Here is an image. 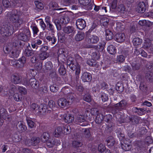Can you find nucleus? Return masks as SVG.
Masks as SVG:
<instances>
[{"label": "nucleus", "instance_id": "72a5a7b5", "mask_svg": "<svg viewBox=\"0 0 153 153\" xmlns=\"http://www.w3.org/2000/svg\"><path fill=\"white\" fill-rule=\"evenodd\" d=\"M107 49L108 53L111 54H114L116 52V50L115 47L112 45H110L108 46Z\"/></svg>", "mask_w": 153, "mask_h": 153}, {"label": "nucleus", "instance_id": "393cba45", "mask_svg": "<svg viewBox=\"0 0 153 153\" xmlns=\"http://www.w3.org/2000/svg\"><path fill=\"white\" fill-rule=\"evenodd\" d=\"M65 65H66V63H63L62 64H60L59 65L60 67L59 69V74L62 75H64L66 72L65 68ZM67 67L68 66L67 65Z\"/></svg>", "mask_w": 153, "mask_h": 153}, {"label": "nucleus", "instance_id": "bf43d9fd", "mask_svg": "<svg viewBox=\"0 0 153 153\" xmlns=\"http://www.w3.org/2000/svg\"><path fill=\"white\" fill-rule=\"evenodd\" d=\"M52 66V63L51 62H47L45 65V69L48 70H50L51 69Z\"/></svg>", "mask_w": 153, "mask_h": 153}, {"label": "nucleus", "instance_id": "13d9d810", "mask_svg": "<svg viewBox=\"0 0 153 153\" xmlns=\"http://www.w3.org/2000/svg\"><path fill=\"white\" fill-rule=\"evenodd\" d=\"M50 88V91L53 93L56 92L59 89L58 87L55 85L51 86Z\"/></svg>", "mask_w": 153, "mask_h": 153}, {"label": "nucleus", "instance_id": "6e6552de", "mask_svg": "<svg viewBox=\"0 0 153 153\" xmlns=\"http://www.w3.org/2000/svg\"><path fill=\"white\" fill-rule=\"evenodd\" d=\"M76 121L77 124L81 126H85L88 125V122L86 120L85 116L83 115L78 116L76 119Z\"/></svg>", "mask_w": 153, "mask_h": 153}, {"label": "nucleus", "instance_id": "aec40b11", "mask_svg": "<svg viewBox=\"0 0 153 153\" xmlns=\"http://www.w3.org/2000/svg\"><path fill=\"white\" fill-rule=\"evenodd\" d=\"M74 120V116L71 114H65L63 118V120L65 123H72Z\"/></svg>", "mask_w": 153, "mask_h": 153}, {"label": "nucleus", "instance_id": "680f3d73", "mask_svg": "<svg viewBox=\"0 0 153 153\" xmlns=\"http://www.w3.org/2000/svg\"><path fill=\"white\" fill-rule=\"evenodd\" d=\"M102 100L103 102H105L107 101L108 99V94L104 93H102L101 95Z\"/></svg>", "mask_w": 153, "mask_h": 153}, {"label": "nucleus", "instance_id": "423d86ee", "mask_svg": "<svg viewBox=\"0 0 153 153\" xmlns=\"http://www.w3.org/2000/svg\"><path fill=\"white\" fill-rule=\"evenodd\" d=\"M90 35L89 34H86L85 42L89 44H96L99 41V37L95 36L93 35L90 36Z\"/></svg>", "mask_w": 153, "mask_h": 153}, {"label": "nucleus", "instance_id": "f704fd0d", "mask_svg": "<svg viewBox=\"0 0 153 153\" xmlns=\"http://www.w3.org/2000/svg\"><path fill=\"white\" fill-rule=\"evenodd\" d=\"M49 136L48 133L46 132L44 133L41 137L42 141L44 143L46 142L48 140Z\"/></svg>", "mask_w": 153, "mask_h": 153}, {"label": "nucleus", "instance_id": "58836bf2", "mask_svg": "<svg viewBox=\"0 0 153 153\" xmlns=\"http://www.w3.org/2000/svg\"><path fill=\"white\" fill-rule=\"evenodd\" d=\"M142 42V39L138 37L134 38L132 41L133 45L135 46L140 45L141 44Z\"/></svg>", "mask_w": 153, "mask_h": 153}, {"label": "nucleus", "instance_id": "a19ab883", "mask_svg": "<svg viewBox=\"0 0 153 153\" xmlns=\"http://www.w3.org/2000/svg\"><path fill=\"white\" fill-rule=\"evenodd\" d=\"M109 22V19L106 17H103L101 19L100 22L104 26H107Z\"/></svg>", "mask_w": 153, "mask_h": 153}, {"label": "nucleus", "instance_id": "4c0bfd02", "mask_svg": "<svg viewBox=\"0 0 153 153\" xmlns=\"http://www.w3.org/2000/svg\"><path fill=\"white\" fill-rule=\"evenodd\" d=\"M121 147L123 150L126 151H128L131 149V146L130 144L126 143L124 142V143L122 144Z\"/></svg>", "mask_w": 153, "mask_h": 153}, {"label": "nucleus", "instance_id": "79ce46f5", "mask_svg": "<svg viewBox=\"0 0 153 153\" xmlns=\"http://www.w3.org/2000/svg\"><path fill=\"white\" fill-rule=\"evenodd\" d=\"M127 56L126 54L123 55H120L118 56L117 57V61L118 62L120 63L123 62L124 61L126 57Z\"/></svg>", "mask_w": 153, "mask_h": 153}, {"label": "nucleus", "instance_id": "603ef678", "mask_svg": "<svg viewBox=\"0 0 153 153\" xmlns=\"http://www.w3.org/2000/svg\"><path fill=\"white\" fill-rule=\"evenodd\" d=\"M48 57L46 52H42L39 55V58L42 60H44Z\"/></svg>", "mask_w": 153, "mask_h": 153}, {"label": "nucleus", "instance_id": "a211bd4d", "mask_svg": "<svg viewBox=\"0 0 153 153\" xmlns=\"http://www.w3.org/2000/svg\"><path fill=\"white\" fill-rule=\"evenodd\" d=\"M58 105L62 108H64L69 105L67 100L64 98L59 99L58 101Z\"/></svg>", "mask_w": 153, "mask_h": 153}, {"label": "nucleus", "instance_id": "c03bdc74", "mask_svg": "<svg viewBox=\"0 0 153 153\" xmlns=\"http://www.w3.org/2000/svg\"><path fill=\"white\" fill-rule=\"evenodd\" d=\"M116 10L121 13H123L125 11V8L123 4H121L117 8Z\"/></svg>", "mask_w": 153, "mask_h": 153}, {"label": "nucleus", "instance_id": "1a4fd4ad", "mask_svg": "<svg viewBox=\"0 0 153 153\" xmlns=\"http://www.w3.org/2000/svg\"><path fill=\"white\" fill-rule=\"evenodd\" d=\"M58 60H60L63 63H65L64 61L66 59L67 56V53L64 48L59 49L58 51Z\"/></svg>", "mask_w": 153, "mask_h": 153}, {"label": "nucleus", "instance_id": "de8ad7c7", "mask_svg": "<svg viewBox=\"0 0 153 153\" xmlns=\"http://www.w3.org/2000/svg\"><path fill=\"white\" fill-rule=\"evenodd\" d=\"M100 53L98 52H94L92 53V57L95 60H98L100 57Z\"/></svg>", "mask_w": 153, "mask_h": 153}, {"label": "nucleus", "instance_id": "cd10ccee", "mask_svg": "<svg viewBox=\"0 0 153 153\" xmlns=\"http://www.w3.org/2000/svg\"><path fill=\"white\" fill-rule=\"evenodd\" d=\"M74 29V28L72 26H68L64 27L63 30L65 33L69 34L73 32Z\"/></svg>", "mask_w": 153, "mask_h": 153}, {"label": "nucleus", "instance_id": "f03ea898", "mask_svg": "<svg viewBox=\"0 0 153 153\" xmlns=\"http://www.w3.org/2000/svg\"><path fill=\"white\" fill-rule=\"evenodd\" d=\"M6 15L13 23H15V25L18 26L22 22L19 18L20 15L19 12L13 11L11 12H7Z\"/></svg>", "mask_w": 153, "mask_h": 153}, {"label": "nucleus", "instance_id": "09e8293b", "mask_svg": "<svg viewBox=\"0 0 153 153\" xmlns=\"http://www.w3.org/2000/svg\"><path fill=\"white\" fill-rule=\"evenodd\" d=\"M20 52L19 50L14 51L10 54V56L12 58H16L18 56Z\"/></svg>", "mask_w": 153, "mask_h": 153}, {"label": "nucleus", "instance_id": "a18cd8bd", "mask_svg": "<svg viewBox=\"0 0 153 153\" xmlns=\"http://www.w3.org/2000/svg\"><path fill=\"white\" fill-rule=\"evenodd\" d=\"M18 127L19 130L21 131H23L25 130L26 128L23 122H18Z\"/></svg>", "mask_w": 153, "mask_h": 153}, {"label": "nucleus", "instance_id": "3c124183", "mask_svg": "<svg viewBox=\"0 0 153 153\" xmlns=\"http://www.w3.org/2000/svg\"><path fill=\"white\" fill-rule=\"evenodd\" d=\"M34 3L37 8L40 10H42L43 9L44 6L42 3L41 2L35 1Z\"/></svg>", "mask_w": 153, "mask_h": 153}, {"label": "nucleus", "instance_id": "e433bc0d", "mask_svg": "<svg viewBox=\"0 0 153 153\" xmlns=\"http://www.w3.org/2000/svg\"><path fill=\"white\" fill-rule=\"evenodd\" d=\"M58 39L61 42H63L65 40V36L64 33L60 32L57 34Z\"/></svg>", "mask_w": 153, "mask_h": 153}, {"label": "nucleus", "instance_id": "774afa93", "mask_svg": "<svg viewBox=\"0 0 153 153\" xmlns=\"http://www.w3.org/2000/svg\"><path fill=\"white\" fill-rule=\"evenodd\" d=\"M82 144L79 142L74 141L73 142L72 146L75 147H77L81 146Z\"/></svg>", "mask_w": 153, "mask_h": 153}, {"label": "nucleus", "instance_id": "e2e57ef3", "mask_svg": "<svg viewBox=\"0 0 153 153\" xmlns=\"http://www.w3.org/2000/svg\"><path fill=\"white\" fill-rule=\"evenodd\" d=\"M112 118V116L111 115L108 114L104 117V119H105V120L106 122L109 123L111 122Z\"/></svg>", "mask_w": 153, "mask_h": 153}, {"label": "nucleus", "instance_id": "f3484780", "mask_svg": "<svg viewBox=\"0 0 153 153\" xmlns=\"http://www.w3.org/2000/svg\"><path fill=\"white\" fill-rule=\"evenodd\" d=\"M82 79L84 82H90L92 79L91 74L88 72L83 73L82 76Z\"/></svg>", "mask_w": 153, "mask_h": 153}, {"label": "nucleus", "instance_id": "c85d7f7f", "mask_svg": "<svg viewBox=\"0 0 153 153\" xmlns=\"http://www.w3.org/2000/svg\"><path fill=\"white\" fill-rule=\"evenodd\" d=\"M62 132L65 134H70L71 132V127L69 125H65L62 128Z\"/></svg>", "mask_w": 153, "mask_h": 153}, {"label": "nucleus", "instance_id": "2f4dec72", "mask_svg": "<svg viewBox=\"0 0 153 153\" xmlns=\"http://www.w3.org/2000/svg\"><path fill=\"white\" fill-rule=\"evenodd\" d=\"M30 141L31 145L33 146H35L40 142V139L39 137H34L31 139Z\"/></svg>", "mask_w": 153, "mask_h": 153}, {"label": "nucleus", "instance_id": "a878e982", "mask_svg": "<svg viewBox=\"0 0 153 153\" xmlns=\"http://www.w3.org/2000/svg\"><path fill=\"white\" fill-rule=\"evenodd\" d=\"M106 38L107 40H111L113 38V34L112 31L109 29L105 30Z\"/></svg>", "mask_w": 153, "mask_h": 153}, {"label": "nucleus", "instance_id": "2eb2a0df", "mask_svg": "<svg viewBox=\"0 0 153 153\" xmlns=\"http://www.w3.org/2000/svg\"><path fill=\"white\" fill-rule=\"evenodd\" d=\"M146 7L145 3L143 2H140L136 8V10L138 13H144L146 10Z\"/></svg>", "mask_w": 153, "mask_h": 153}, {"label": "nucleus", "instance_id": "0eeeda50", "mask_svg": "<svg viewBox=\"0 0 153 153\" xmlns=\"http://www.w3.org/2000/svg\"><path fill=\"white\" fill-rule=\"evenodd\" d=\"M106 43L104 41H101L99 44L97 46H93L90 45H86V47L87 48H94L97 52H99L102 51L104 49Z\"/></svg>", "mask_w": 153, "mask_h": 153}, {"label": "nucleus", "instance_id": "4be33fe9", "mask_svg": "<svg viewBox=\"0 0 153 153\" xmlns=\"http://www.w3.org/2000/svg\"><path fill=\"white\" fill-rule=\"evenodd\" d=\"M130 121L133 124H138L139 122L140 118L136 116H131L129 117Z\"/></svg>", "mask_w": 153, "mask_h": 153}, {"label": "nucleus", "instance_id": "6e6d98bb", "mask_svg": "<svg viewBox=\"0 0 153 153\" xmlns=\"http://www.w3.org/2000/svg\"><path fill=\"white\" fill-rule=\"evenodd\" d=\"M39 91L43 95H45L47 94L48 92V88L45 86H44L41 87L39 88Z\"/></svg>", "mask_w": 153, "mask_h": 153}, {"label": "nucleus", "instance_id": "c756f323", "mask_svg": "<svg viewBox=\"0 0 153 153\" xmlns=\"http://www.w3.org/2000/svg\"><path fill=\"white\" fill-rule=\"evenodd\" d=\"M62 131V128L60 127H58L55 129L53 134L55 137H58L60 135Z\"/></svg>", "mask_w": 153, "mask_h": 153}, {"label": "nucleus", "instance_id": "473e14b6", "mask_svg": "<svg viewBox=\"0 0 153 153\" xmlns=\"http://www.w3.org/2000/svg\"><path fill=\"white\" fill-rule=\"evenodd\" d=\"M50 6L53 8V10H62L64 9H66V8L64 9L63 8H59L55 9L56 8L59 7V6L58 4L56 2H52L50 4Z\"/></svg>", "mask_w": 153, "mask_h": 153}, {"label": "nucleus", "instance_id": "5fc2aeb1", "mask_svg": "<svg viewBox=\"0 0 153 153\" xmlns=\"http://www.w3.org/2000/svg\"><path fill=\"white\" fill-rule=\"evenodd\" d=\"M54 23L56 27L58 30H60L62 28L60 21L58 19H56L54 20Z\"/></svg>", "mask_w": 153, "mask_h": 153}, {"label": "nucleus", "instance_id": "5701e85b", "mask_svg": "<svg viewBox=\"0 0 153 153\" xmlns=\"http://www.w3.org/2000/svg\"><path fill=\"white\" fill-rule=\"evenodd\" d=\"M85 36V35L83 32H79L75 36V40L77 41H80L84 39Z\"/></svg>", "mask_w": 153, "mask_h": 153}, {"label": "nucleus", "instance_id": "b1692460", "mask_svg": "<svg viewBox=\"0 0 153 153\" xmlns=\"http://www.w3.org/2000/svg\"><path fill=\"white\" fill-rule=\"evenodd\" d=\"M29 84L32 88L36 89L39 86L38 82L34 78H31L29 79Z\"/></svg>", "mask_w": 153, "mask_h": 153}, {"label": "nucleus", "instance_id": "052dcab7", "mask_svg": "<svg viewBox=\"0 0 153 153\" xmlns=\"http://www.w3.org/2000/svg\"><path fill=\"white\" fill-rule=\"evenodd\" d=\"M87 63L90 66H94L96 65L95 60L93 59L88 60Z\"/></svg>", "mask_w": 153, "mask_h": 153}, {"label": "nucleus", "instance_id": "f8f14e48", "mask_svg": "<svg viewBox=\"0 0 153 153\" xmlns=\"http://www.w3.org/2000/svg\"><path fill=\"white\" fill-rule=\"evenodd\" d=\"M40 24L43 30H45L46 27H47L48 30L51 31L52 32H54L55 27L51 22L47 25V26H46L45 23L42 20L40 21Z\"/></svg>", "mask_w": 153, "mask_h": 153}, {"label": "nucleus", "instance_id": "9b49d317", "mask_svg": "<svg viewBox=\"0 0 153 153\" xmlns=\"http://www.w3.org/2000/svg\"><path fill=\"white\" fill-rule=\"evenodd\" d=\"M10 81L14 84H20L22 81L21 77L18 74H13L11 76Z\"/></svg>", "mask_w": 153, "mask_h": 153}, {"label": "nucleus", "instance_id": "7c9ffc66", "mask_svg": "<svg viewBox=\"0 0 153 153\" xmlns=\"http://www.w3.org/2000/svg\"><path fill=\"white\" fill-rule=\"evenodd\" d=\"M46 39L49 43L51 44H55L57 40L56 38L54 36H48L46 37Z\"/></svg>", "mask_w": 153, "mask_h": 153}, {"label": "nucleus", "instance_id": "ddd939ff", "mask_svg": "<svg viewBox=\"0 0 153 153\" xmlns=\"http://www.w3.org/2000/svg\"><path fill=\"white\" fill-rule=\"evenodd\" d=\"M76 25L77 28L82 30L86 27V23L83 19H78L76 20Z\"/></svg>", "mask_w": 153, "mask_h": 153}, {"label": "nucleus", "instance_id": "8fccbe9b", "mask_svg": "<svg viewBox=\"0 0 153 153\" xmlns=\"http://www.w3.org/2000/svg\"><path fill=\"white\" fill-rule=\"evenodd\" d=\"M16 88L22 94H25L27 93L26 89L22 86H19Z\"/></svg>", "mask_w": 153, "mask_h": 153}, {"label": "nucleus", "instance_id": "412c9836", "mask_svg": "<svg viewBox=\"0 0 153 153\" xmlns=\"http://www.w3.org/2000/svg\"><path fill=\"white\" fill-rule=\"evenodd\" d=\"M106 141L107 142V145L109 147L113 146L115 142V140L112 136H109L106 138Z\"/></svg>", "mask_w": 153, "mask_h": 153}, {"label": "nucleus", "instance_id": "4468645a", "mask_svg": "<svg viewBox=\"0 0 153 153\" xmlns=\"http://www.w3.org/2000/svg\"><path fill=\"white\" fill-rule=\"evenodd\" d=\"M127 103L126 101L123 100L120 101L119 103H117L114 105L115 110L116 112L117 111H119L121 108H123L126 106Z\"/></svg>", "mask_w": 153, "mask_h": 153}, {"label": "nucleus", "instance_id": "dca6fc26", "mask_svg": "<svg viewBox=\"0 0 153 153\" xmlns=\"http://www.w3.org/2000/svg\"><path fill=\"white\" fill-rule=\"evenodd\" d=\"M69 16V13L66 12L59 20L61 24H66L68 23L70 21Z\"/></svg>", "mask_w": 153, "mask_h": 153}, {"label": "nucleus", "instance_id": "37998d69", "mask_svg": "<svg viewBox=\"0 0 153 153\" xmlns=\"http://www.w3.org/2000/svg\"><path fill=\"white\" fill-rule=\"evenodd\" d=\"M46 142L47 145L49 148L53 147L55 144L56 141L53 139L49 140Z\"/></svg>", "mask_w": 153, "mask_h": 153}, {"label": "nucleus", "instance_id": "4d7b16f0", "mask_svg": "<svg viewBox=\"0 0 153 153\" xmlns=\"http://www.w3.org/2000/svg\"><path fill=\"white\" fill-rule=\"evenodd\" d=\"M74 97L72 95H69L67 100L69 105L71 104L75 100Z\"/></svg>", "mask_w": 153, "mask_h": 153}, {"label": "nucleus", "instance_id": "20e7f679", "mask_svg": "<svg viewBox=\"0 0 153 153\" xmlns=\"http://www.w3.org/2000/svg\"><path fill=\"white\" fill-rule=\"evenodd\" d=\"M17 89L16 87L14 85H12L10 87V89L9 90V92L11 95H12L13 93H14L13 95L14 100L16 101H20L22 99V95L17 92Z\"/></svg>", "mask_w": 153, "mask_h": 153}, {"label": "nucleus", "instance_id": "ea45409f", "mask_svg": "<svg viewBox=\"0 0 153 153\" xmlns=\"http://www.w3.org/2000/svg\"><path fill=\"white\" fill-rule=\"evenodd\" d=\"M30 27L33 31V36H35L36 35H37V33L39 31V30L37 26L35 25H31Z\"/></svg>", "mask_w": 153, "mask_h": 153}, {"label": "nucleus", "instance_id": "69168bd1", "mask_svg": "<svg viewBox=\"0 0 153 153\" xmlns=\"http://www.w3.org/2000/svg\"><path fill=\"white\" fill-rule=\"evenodd\" d=\"M2 3L4 6L6 8L9 7L10 6V3L8 0H3Z\"/></svg>", "mask_w": 153, "mask_h": 153}, {"label": "nucleus", "instance_id": "338daca9", "mask_svg": "<svg viewBox=\"0 0 153 153\" xmlns=\"http://www.w3.org/2000/svg\"><path fill=\"white\" fill-rule=\"evenodd\" d=\"M105 149V146L102 144H100L98 147V151L102 153L104 151Z\"/></svg>", "mask_w": 153, "mask_h": 153}, {"label": "nucleus", "instance_id": "bb28decb", "mask_svg": "<svg viewBox=\"0 0 153 153\" xmlns=\"http://www.w3.org/2000/svg\"><path fill=\"white\" fill-rule=\"evenodd\" d=\"M104 117L102 114L100 113L99 114H97L95 119V121L96 123L100 124L103 121Z\"/></svg>", "mask_w": 153, "mask_h": 153}, {"label": "nucleus", "instance_id": "f257e3e1", "mask_svg": "<svg viewBox=\"0 0 153 153\" xmlns=\"http://www.w3.org/2000/svg\"><path fill=\"white\" fill-rule=\"evenodd\" d=\"M67 65H68L71 70L73 71L75 70V83H78L79 74L81 71L80 67L79 65L76 62L74 58L69 57L67 59Z\"/></svg>", "mask_w": 153, "mask_h": 153}, {"label": "nucleus", "instance_id": "9d476101", "mask_svg": "<svg viewBox=\"0 0 153 153\" xmlns=\"http://www.w3.org/2000/svg\"><path fill=\"white\" fill-rule=\"evenodd\" d=\"M90 128H80L79 130L84 135L85 138L89 141H92L93 140V138L92 137L90 131Z\"/></svg>", "mask_w": 153, "mask_h": 153}, {"label": "nucleus", "instance_id": "49530a36", "mask_svg": "<svg viewBox=\"0 0 153 153\" xmlns=\"http://www.w3.org/2000/svg\"><path fill=\"white\" fill-rule=\"evenodd\" d=\"M146 78L147 80H149L150 82L153 81V73L148 72L146 74Z\"/></svg>", "mask_w": 153, "mask_h": 153}, {"label": "nucleus", "instance_id": "c9c22d12", "mask_svg": "<svg viewBox=\"0 0 153 153\" xmlns=\"http://www.w3.org/2000/svg\"><path fill=\"white\" fill-rule=\"evenodd\" d=\"M139 88L140 90H141L143 92H146L147 90V86L146 84L143 82H141Z\"/></svg>", "mask_w": 153, "mask_h": 153}, {"label": "nucleus", "instance_id": "39448f33", "mask_svg": "<svg viewBox=\"0 0 153 153\" xmlns=\"http://www.w3.org/2000/svg\"><path fill=\"white\" fill-rule=\"evenodd\" d=\"M25 62V57L23 56L18 60L15 59L11 60V63L14 66L17 68H20L23 66Z\"/></svg>", "mask_w": 153, "mask_h": 153}, {"label": "nucleus", "instance_id": "864d4df0", "mask_svg": "<svg viewBox=\"0 0 153 153\" xmlns=\"http://www.w3.org/2000/svg\"><path fill=\"white\" fill-rule=\"evenodd\" d=\"M97 26V25L95 22H93L91 26L90 29L86 32V34H89L94 30Z\"/></svg>", "mask_w": 153, "mask_h": 153}, {"label": "nucleus", "instance_id": "6ab92c4d", "mask_svg": "<svg viewBox=\"0 0 153 153\" xmlns=\"http://www.w3.org/2000/svg\"><path fill=\"white\" fill-rule=\"evenodd\" d=\"M116 40L118 42H122L125 40L126 36L124 33H118L115 36Z\"/></svg>", "mask_w": 153, "mask_h": 153}, {"label": "nucleus", "instance_id": "0e129e2a", "mask_svg": "<svg viewBox=\"0 0 153 153\" xmlns=\"http://www.w3.org/2000/svg\"><path fill=\"white\" fill-rule=\"evenodd\" d=\"M7 90L3 88L2 86L0 85V94L1 95H6L7 94Z\"/></svg>", "mask_w": 153, "mask_h": 153}, {"label": "nucleus", "instance_id": "7ed1b4c3", "mask_svg": "<svg viewBox=\"0 0 153 153\" xmlns=\"http://www.w3.org/2000/svg\"><path fill=\"white\" fill-rule=\"evenodd\" d=\"M13 30L12 26L8 23L0 27V34L3 36H9L13 33Z\"/></svg>", "mask_w": 153, "mask_h": 153}]
</instances>
